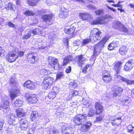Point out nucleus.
<instances>
[{
	"mask_svg": "<svg viewBox=\"0 0 134 134\" xmlns=\"http://www.w3.org/2000/svg\"><path fill=\"white\" fill-rule=\"evenodd\" d=\"M43 21L47 25H51L52 24V16L51 14L45 15L42 17Z\"/></svg>",
	"mask_w": 134,
	"mask_h": 134,
	"instance_id": "obj_8",
	"label": "nucleus"
},
{
	"mask_svg": "<svg viewBox=\"0 0 134 134\" xmlns=\"http://www.w3.org/2000/svg\"><path fill=\"white\" fill-rule=\"evenodd\" d=\"M118 78L122 81L125 82L127 85H134V80H131L127 79L122 76H119L118 77Z\"/></svg>",
	"mask_w": 134,
	"mask_h": 134,
	"instance_id": "obj_18",
	"label": "nucleus"
},
{
	"mask_svg": "<svg viewBox=\"0 0 134 134\" xmlns=\"http://www.w3.org/2000/svg\"><path fill=\"white\" fill-rule=\"evenodd\" d=\"M108 37H105L97 44L94 47L93 56L97 55L99 53L100 50L104 47L105 43L109 39Z\"/></svg>",
	"mask_w": 134,
	"mask_h": 134,
	"instance_id": "obj_1",
	"label": "nucleus"
},
{
	"mask_svg": "<svg viewBox=\"0 0 134 134\" xmlns=\"http://www.w3.org/2000/svg\"><path fill=\"white\" fill-rule=\"evenodd\" d=\"M56 94L55 92L52 91L51 92L49 93L48 97L50 99H53L55 97Z\"/></svg>",
	"mask_w": 134,
	"mask_h": 134,
	"instance_id": "obj_46",
	"label": "nucleus"
},
{
	"mask_svg": "<svg viewBox=\"0 0 134 134\" xmlns=\"http://www.w3.org/2000/svg\"><path fill=\"white\" fill-rule=\"evenodd\" d=\"M64 75L63 71H58L56 74V80L64 78Z\"/></svg>",
	"mask_w": 134,
	"mask_h": 134,
	"instance_id": "obj_26",
	"label": "nucleus"
},
{
	"mask_svg": "<svg viewBox=\"0 0 134 134\" xmlns=\"http://www.w3.org/2000/svg\"><path fill=\"white\" fill-rule=\"evenodd\" d=\"M80 41L79 40L75 41L74 42V43L76 46H79Z\"/></svg>",
	"mask_w": 134,
	"mask_h": 134,
	"instance_id": "obj_61",
	"label": "nucleus"
},
{
	"mask_svg": "<svg viewBox=\"0 0 134 134\" xmlns=\"http://www.w3.org/2000/svg\"><path fill=\"white\" fill-rule=\"evenodd\" d=\"M94 12L96 14L98 15H101L103 13V11L102 10H99L95 11Z\"/></svg>",
	"mask_w": 134,
	"mask_h": 134,
	"instance_id": "obj_55",
	"label": "nucleus"
},
{
	"mask_svg": "<svg viewBox=\"0 0 134 134\" xmlns=\"http://www.w3.org/2000/svg\"><path fill=\"white\" fill-rule=\"evenodd\" d=\"M75 28L73 26H71L70 27L67 26L64 30V32L68 35L72 34L74 32Z\"/></svg>",
	"mask_w": 134,
	"mask_h": 134,
	"instance_id": "obj_16",
	"label": "nucleus"
},
{
	"mask_svg": "<svg viewBox=\"0 0 134 134\" xmlns=\"http://www.w3.org/2000/svg\"><path fill=\"white\" fill-rule=\"evenodd\" d=\"M15 114H9L8 118V123L10 124L14 123L15 119Z\"/></svg>",
	"mask_w": 134,
	"mask_h": 134,
	"instance_id": "obj_20",
	"label": "nucleus"
},
{
	"mask_svg": "<svg viewBox=\"0 0 134 134\" xmlns=\"http://www.w3.org/2000/svg\"><path fill=\"white\" fill-rule=\"evenodd\" d=\"M31 31L32 34H33V35L36 34H40L41 33V30L39 28L36 29L32 30H31Z\"/></svg>",
	"mask_w": 134,
	"mask_h": 134,
	"instance_id": "obj_32",
	"label": "nucleus"
},
{
	"mask_svg": "<svg viewBox=\"0 0 134 134\" xmlns=\"http://www.w3.org/2000/svg\"><path fill=\"white\" fill-rule=\"evenodd\" d=\"M122 63L120 62H115L114 69L117 74L119 73L121 69V66Z\"/></svg>",
	"mask_w": 134,
	"mask_h": 134,
	"instance_id": "obj_21",
	"label": "nucleus"
},
{
	"mask_svg": "<svg viewBox=\"0 0 134 134\" xmlns=\"http://www.w3.org/2000/svg\"><path fill=\"white\" fill-rule=\"evenodd\" d=\"M7 25L11 27L14 28L15 27V25L13 23H12L11 21L7 23H6V25Z\"/></svg>",
	"mask_w": 134,
	"mask_h": 134,
	"instance_id": "obj_56",
	"label": "nucleus"
},
{
	"mask_svg": "<svg viewBox=\"0 0 134 134\" xmlns=\"http://www.w3.org/2000/svg\"><path fill=\"white\" fill-rule=\"evenodd\" d=\"M32 31L30 30L26 34L23 36V38L25 39H28L32 35Z\"/></svg>",
	"mask_w": 134,
	"mask_h": 134,
	"instance_id": "obj_39",
	"label": "nucleus"
},
{
	"mask_svg": "<svg viewBox=\"0 0 134 134\" xmlns=\"http://www.w3.org/2000/svg\"><path fill=\"white\" fill-rule=\"evenodd\" d=\"M4 124V122L3 120H0V131L2 130Z\"/></svg>",
	"mask_w": 134,
	"mask_h": 134,
	"instance_id": "obj_59",
	"label": "nucleus"
},
{
	"mask_svg": "<svg viewBox=\"0 0 134 134\" xmlns=\"http://www.w3.org/2000/svg\"><path fill=\"white\" fill-rule=\"evenodd\" d=\"M134 66V60L130 59L124 66V70L127 71H129Z\"/></svg>",
	"mask_w": 134,
	"mask_h": 134,
	"instance_id": "obj_9",
	"label": "nucleus"
},
{
	"mask_svg": "<svg viewBox=\"0 0 134 134\" xmlns=\"http://www.w3.org/2000/svg\"><path fill=\"white\" fill-rule=\"evenodd\" d=\"M68 10L64 7H62L61 8V12L59 14V16L61 18H66L68 15Z\"/></svg>",
	"mask_w": 134,
	"mask_h": 134,
	"instance_id": "obj_13",
	"label": "nucleus"
},
{
	"mask_svg": "<svg viewBox=\"0 0 134 134\" xmlns=\"http://www.w3.org/2000/svg\"><path fill=\"white\" fill-rule=\"evenodd\" d=\"M16 111L17 115L19 117L23 116L26 115L25 112L23 109L19 108Z\"/></svg>",
	"mask_w": 134,
	"mask_h": 134,
	"instance_id": "obj_24",
	"label": "nucleus"
},
{
	"mask_svg": "<svg viewBox=\"0 0 134 134\" xmlns=\"http://www.w3.org/2000/svg\"><path fill=\"white\" fill-rule=\"evenodd\" d=\"M112 119V118L111 116L108 115L105 118V120L106 123L108 124Z\"/></svg>",
	"mask_w": 134,
	"mask_h": 134,
	"instance_id": "obj_41",
	"label": "nucleus"
},
{
	"mask_svg": "<svg viewBox=\"0 0 134 134\" xmlns=\"http://www.w3.org/2000/svg\"><path fill=\"white\" fill-rule=\"evenodd\" d=\"M23 103V101L20 99H17L15 102L14 104L15 106L19 107L21 106Z\"/></svg>",
	"mask_w": 134,
	"mask_h": 134,
	"instance_id": "obj_36",
	"label": "nucleus"
},
{
	"mask_svg": "<svg viewBox=\"0 0 134 134\" xmlns=\"http://www.w3.org/2000/svg\"><path fill=\"white\" fill-rule=\"evenodd\" d=\"M91 67V65L90 64H87L83 68L82 70V72L84 73H86L88 69H90Z\"/></svg>",
	"mask_w": 134,
	"mask_h": 134,
	"instance_id": "obj_40",
	"label": "nucleus"
},
{
	"mask_svg": "<svg viewBox=\"0 0 134 134\" xmlns=\"http://www.w3.org/2000/svg\"><path fill=\"white\" fill-rule=\"evenodd\" d=\"M39 0H27L28 4L30 6H34L36 5Z\"/></svg>",
	"mask_w": 134,
	"mask_h": 134,
	"instance_id": "obj_29",
	"label": "nucleus"
},
{
	"mask_svg": "<svg viewBox=\"0 0 134 134\" xmlns=\"http://www.w3.org/2000/svg\"><path fill=\"white\" fill-rule=\"evenodd\" d=\"M13 4L12 3H9L7 5V7L5 8L7 10L11 9L12 11H14V7Z\"/></svg>",
	"mask_w": 134,
	"mask_h": 134,
	"instance_id": "obj_44",
	"label": "nucleus"
},
{
	"mask_svg": "<svg viewBox=\"0 0 134 134\" xmlns=\"http://www.w3.org/2000/svg\"><path fill=\"white\" fill-rule=\"evenodd\" d=\"M41 72L42 75H47L50 74L51 73L50 71L46 69H43Z\"/></svg>",
	"mask_w": 134,
	"mask_h": 134,
	"instance_id": "obj_43",
	"label": "nucleus"
},
{
	"mask_svg": "<svg viewBox=\"0 0 134 134\" xmlns=\"http://www.w3.org/2000/svg\"><path fill=\"white\" fill-rule=\"evenodd\" d=\"M95 108L96 110V114L97 115L99 114L103 110L102 106L98 102L96 103Z\"/></svg>",
	"mask_w": 134,
	"mask_h": 134,
	"instance_id": "obj_19",
	"label": "nucleus"
},
{
	"mask_svg": "<svg viewBox=\"0 0 134 134\" xmlns=\"http://www.w3.org/2000/svg\"><path fill=\"white\" fill-rule=\"evenodd\" d=\"M61 128L62 134H74L72 128L69 124H65L62 126Z\"/></svg>",
	"mask_w": 134,
	"mask_h": 134,
	"instance_id": "obj_5",
	"label": "nucleus"
},
{
	"mask_svg": "<svg viewBox=\"0 0 134 134\" xmlns=\"http://www.w3.org/2000/svg\"><path fill=\"white\" fill-rule=\"evenodd\" d=\"M73 95L76 96L78 94V92L76 91H74L73 92Z\"/></svg>",
	"mask_w": 134,
	"mask_h": 134,
	"instance_id": "obj_64",
	"label": "nucleus"
},
{
	"mask_svg": "<svg viewBox=\"0 0 134 134\" xmlns=\"http://www.w3.org/2000/svg\"><path fill=\"white\" fill-rule=\"evenodd\" d=\"M123 26V24L119 21H116L114 23L113 26L116 29L119 30Z\"/></svg>",
	"mask_w": 134,
	"mask_h": 134,
	"instance_id": "obj_30",
	"label": "nucleus"
},
{
	"mask_svg": "<svg viewBox=\"0 0 134 134\" xmlns=\"http://www.w3.org/2000/svg\"><path fill=\"white\" fill-rule=\"evenodd\" d=\"M71 71V67L70 66L67 67L65 70V72L66 73H70Z\"/></svg>",
	"mask_w": 134,
	"mask_h": 134,
	"instance_id": "obj_58",
	"label": "nucleus"
},
{
	"mask_svg": "<svg viewBox=\"0 0 134 134\" xmlns=\"http://www.w3.org/2000/svg\"><path fill=\"white\" fill-rule=\"evenodd\" d=\"M11 86L12 89L11 91H10L11 93L10 94V96L11 100H13L14 99V97L17 96V94L19 93V89L18 88V84Z\"/></svg>",
	"mask_w": 134,
	"mask_h": 134,
	"instance_id": "obj_6",
	"label": "nucleus"
},
{
	"mask_svg": "<svg viewBox=\"0 0 134 134\" xmlns=\"http://www.w3.org/2000/svg\"><path fill=\"white\" fill-rule=\"evenodd\" d=\"M25 98L30 103H35L38 100L37 97L35 95L30 96L29 94L26 93L25 95Z\"/></svg>",
	"mask_w": 134,
	"mask_h": 134,
	"instance_id": "obj_12",
	"label": "nucleus"
},
{
	"mask_svg": "<svg viewBox=\"0 0 134 134\" xmlns=\"http://www.w3.org/2000/svg\"><path fill=\"white\" fill-rule=\"evenodd\" d=\"M87 117L85 114L76 115L73 119V121L76 125H80L86 120Z\"/></svg>",
	"mask_w": 134,
	"mask_h": 134,
	"instance_id": "obj_3",
	"label": "nucleus"
},
{
	"mask_svg": "<svg viewBox=\"0 0 134 134\" xmlns=\"http://www.w3.org/2000/svg\"><path fill=\"white\" fill-rule=\"evenodd\" d=\"M60 131L57 129H54L53 131H51L50 132V134H58Z\"/></svg>",
	"mask_w": 134,
	"mask_h": 134,
	"instance_id": "obj_52",
	"label": "nucleus"
},
{
	"mask_svg": "<svg viewBox=\"0 0 134 134\" xmlns=\"http://www.w3.org/2000/svg\"><path fill=\"white\" fill-rule=\"evenodd\" d=\"M128 51L127 48L125 46H122L119 49V52L122 55H125Z\"/></svg>",
	"mask_w": 134,
	"mask_h": 134,
	"instance_id": "obj_27",
	"label": "nucleus"
},
{
	"mask_svg": "<svg viewBox=\"0 0 134 134\" xmlns=\"http://www.w3.org/2000/svg\"><path fill=\"white\" fill-rule=\"evenodd\" d=\"M28 123L27 121L25 119H21L19 121L20 125H24L26 123Z\"/></svg>",
	"mask_w": 134,
	"mask_h": 134,
	"instance_id": "obj_53",
	"label": "nucleus"
},
{
	"mask_svg": "<svg viewBox=\"0 0 134 134\" xmlns=\"http://www.w3.org/2000/svg\"><path fill=\"white\" fill-rule=\"evenodd\" d=\"M88 115L89 117H90L92 116V111L91 110H90L89 111Z\"/></svg>",
	"mask_w": 134,
	"mask_h": 134,
	"instance_id": "obj_62",
	"label": "nucleus"
},
{
	"mask_svg": "<svg viewBox=\"0 0 134 134\" xmlns=\"http://www.w3.org/2000/svg\"><path fill=\"white\" fill-rule=\"evenodd\" d=\"M79 15L80 18L83 20L88 19L90 17V15L86 13H80Z\"/></svg>",
	"mask_w": 134,
	"mask_h": 134,
	"instance_id": "obj_22",
	"label": "nucleus"
},
{
	"mask_svg": "<svg viewBox=\"0 0 134 134\" xmlns=\"http://www.w3.org/2000/svg\"><path fill=\"white\" fill-rule=\"evenodd\" d=\"M53 79L52 77L48 76L44 78L43 81V86L44 89L47 90L49 89L53 83Z\"/></svg>",
	"mask_w": 134,
	"mask_h": 134,
	"instance_id": "obj_7",
	"label": "nucleus"
},
{
	"mask_svg": "<svg viewBox=\"0 0 134 134\" xmlns=\"http://www.w3.org/2000/svg\"><path fill=\"white\" fill-rule=\"evenodd\" d=\"M121 102V103L123 105H127L131 102V100L130 98H127L122 100Z\"/></svg>",
	"mask_w": 134,
	"mask_h": 134,
	"instance_id": "obj_34",
	"label": "nucleus"
},
{
	"mask_svg": "<svg viewBox=\"0 0 134 134\" xmlns=\"http://www.w3.org/2000/svg\"><path fill=\"white\" fill-rule=\"evenodd\" d=\"M102 78L103 81L105 82H109L111 80V77L109 72L106 70L103 71Z\"/></svg>",
	"mask_w": 134,
	"mask_h": 134,
	"instance_id": "obj_11",
	"label": "nucleus"
},
{
	"mask_svg": "<svg viewBox=\"0 0 134 134\" xmlns=\"http://www.w3.org/2000/svg\"><path fill=\"white\" fill-rule=\"evenodd\" d=\"M116 46H117L115 44V43L113 42L108 45V49L110 50H112Z\"/></svg>",
	"mask_w": 134,
	"mask_h": 134,
	"instance_id": "obj_47",
	"label": "nucleus"
},
{
	"mask_svg": "<svg viewBox=\"0 0 134 134\" xmlns=\"http://www.w3.org/2000/svg\"><path fill=\"white\" fill-rule=\"evenodd\" d=\"M72 59V56L71 55H69L65 57L63 60V65H66L70 60Z\"/></svg>",
	"mask_w": 134,
	"mask_h": 134,
	"instance_id": "obj_28",
	"label": "nucleus"
},
{
	"mask_svg": "<svg viewBox=\"0 0 134 134\" xmlns=\"http://www.w3.org/2000/svg\"><path fill=\"white\" fill-rule=\"evenodd\" d=\"M48 62L50 66L54 70H57L59 68V64L57 59L52 57H49Z\"/></svg>",
	"mask_w": 134,
	"mask_h": 134,
	"instance_id": "obj_4",
	"label": "nucleus"
},
{
	"mask_svg": "<svg viewBox=\"0 0 134 134\" xmlns=\"http://www.w3.org/2000/svg\"><path fill=\"white\" fill-rule=\"evenodd\" d=\"M76 59H77V63L79 66L82 67V65L83 64L84 61L86 60L85 58L83 57L82 55H81L77 56Z\"/></svg>",
	"mask_w": 134,
	"mask_h": 134,
	"instance_id": "obj_17",
	"label": "nucleus"
},
{
	"mask_svg": "<svg viewBox=\"0 0 134 134\" xmlns=\"http://www.w3.org/2000/svg\"><path fill=\"white\" fill-rule=\"evenodd\" d=\"M14 50L10 52L6 56V58L10 62H14L18 57L19 51L16 47L14 48Z\"/></svg>",
	"mask_w": 134,
	"mask_h": 134,
	"instance_id": "obj_2",
	"label": "nucleus"
},
{
	"mask_svg": "<svg viewBox=\"0 0 134 134\" xmlns=\"http://www.w3.org/2000/svg\"><path fill=\"white\" fill-rule=\"evenodd\" d=\"M120 31L125 32H127L128 31V30L125 27L124 25H123V26H121V27L119 30Z\"/></svg>",
	"mask_w": 134,
	"mask_h": 134,
	"instance_id": "obj_54",
	"label": "nucleus"
},
{
	"mask_svg": "<svg viewBox=\"0 0 134 134\" xmlns=\"http://www.w3.org/2000/svg\"><path fill=\"white\" fill-rule=\"evenodd\" d=\"M10 83L11 86L15 85V84H17V82L15 80V79L14 77H11L10 79Z\"/></svg>",
	"mask_w": 134,
	"mask_h": 134,
	"instance_id": "obj_42",
	"label": "nucleus"
},
{
	"mask_svg": "<svg viewBox=\"0 0 134 134\" xmlns=\"http://www.w3.org/2000/svg\"><path fill=\"white\" fill-rule=\"evenodd\" d=\"M9 103L7 100H5L3 101V104L0 107V109H1L2 108L3 109H5L9 110L10 109Z\"/></svg>",
	"mask_w": 134,
	"mask_h": 134,
	"instance_id": "obj_25",
	"label": "nucleus"
},
{
	"mask_svg": "<svg viewBox=\"0 0 134 134\" xmlns=\"http://www.w3.org/2000/svg\"><path fill=\"white\" fill-rule=\"evenodd\" d=\"M101 32H100L98 31L96 34H95L94 37H93V40L95 42L97 40H99L101 38V36L100 35L101 34Z\"/></svg>",
	"mask_w": 134,
	"mask_h": 134,
	"instance_id": "obj_31",
	"label": "nucleus"
},
{
	"mask_svg": "<svg viewBox=\"0 0 134 134\" xmlns=\"http://www.w3.org/2000/svg\"><path fill=\"white\" fill-rule=\"evenodd\" d=\"M27 58L30 63H33L35 62L37 58L35 55V54L31 52L27 54Z\"/></svg>",
	"mask_w": 134,
	"mask_h": 134,
	"instance_id": "obj_14",
	"label": "nucleus"
},
{
	"mask_svg": "<svg viewBox=\"0 0 134 134\" xmlns=\"http://www.w3.org/2000/svg\"><path fill=\"white\" fill-rule=\"evenodd\" d=\"M112 5L114 7H120L121 8L122 7V6L121 5L118 4V3L117 4H112Z\"/></svg>",
	"mask_w": 134,
	"mask_h": 134,
	"instance_id": "obj_60",
	"label": "nucleus"
},
{
	"mask_svg": "<svg viewBox=\"0 0 134 134\" xmlns=\"http://www.w3.org/2000/svg\"><path fill=\"white\" fill-rule=\"evenodd\" d=\"M127 131L131 133H134V127L131 125L128 126L127 127Z\"/></svg>",
	"mask_w": 134,
	"mask_h": 134,
	"instance_id": "obj_38",
	"label": "nucleus"
},
{
	"mask_svg": "<svg viewBox=\"0 0 134 134\" xmlns=\"http://www.w3.org/2000/svg\"><path fill=\"white\" fill-rule=\"evenodd\" d=\"M91 42V39L88 38L86 39H84L82 41V45L85 46V45L90 43Z\"/></svg>",
	"mask_w": 134,
	"mask_h": 134,
	"instance_id": "obj_50",
	"label": "nucleus"
},
{
	"mask_svg": "<svg viewBox=\"0 0 134 134\" xmlns=\"http://www.w3.org/2000/svg\"><path fill=\"white\" fill-rule=\"evenodd\" d=\"M70 85L74 88H76L77 86V84L75 82H71L70 83Z\"/></svg>",
	"mask_w": 134,
	"mask_h": 134,
	"instance_id": "obj_57",
	"label": "nucleus"
},
{
	"mask_svg": "<svg viewBox=\"0 0 134 134\" xmlns=\"http://www.w3.org/2000/svg\"><path fill=\"white\" fill-rule=\"evenodd\" d=\"M26 15L28 16H33L35 14V13L32 11L28 10L26 11L25 13Z\"/></svg>",
	"mask_w": 134,
	"mask_h": 134,
	"instance_id": "obj_49",
	"label": "nucleus"
},
{
	"mask_svg": "<svg viewBox=\"0 0 134 134\" xmlns=\"http://www.w3.org/2000/svg\"><path fill=\"white\" fill-rule=\"evenodd\" d=\"M123 89L121 87H118L116 88L114 91L113 96L115 97L117 96H119V94L122 92L123 91Z\"/></svg>",
	"mask_w": 134,
	"mask_h": 134,
	"instance_id": "obj_23",
	"label": "nucleus"
},
{
	"mask_svg": "<svg viewBox=\"0 0 134 134\" xmlns=\"http://www.w3.org/2000/svg\"><path fill=\"white\" fill-rule=\"evenodd\" d=\"M59 88L58 87L54 86L52 88V91L55 92L57 94L59 91Z\"/></svg>",
	"mask_w": 134,
	"mask_h": 134,
	"instance_id": "obj_51",
	"label": "nucleus"
},
{
	"mask_svg": "<svg viewBox=\"0 0 134 134\" xmlns=\"http://www.w3.org/2000/svg\"><path fill=\"white\" fill-rule=\"evenodd\" d=\"M38 116V114L36 111H33L32 112L31 115V120H33L35 119Z\"/></svg>",
	"mask_w": 134,
	"mask_h": 134,
	"instance_id": "obj_37",
	"label": "nucleus"
},
{
	"mask_svg": "<svg viewBox=\"0 0 134 134\" xmlns=\"http://www.w3.org/2000/svg\"><path fill=\"white\" fill-rule=\"evenodd\" d=\"M106 6L109 9L111 10L113 12H115L116 11L113 8H111L107 5H106Z\"/></svg>",
	"mask_w": 134,
	"mask_h": 134,
	"instance_id": "obj_63",
	"label": "nucleus"
},
{
	"mask_svg": "<svg viewBox=\"0 0 134 134\" xmlns=\"http://www.w3.org/2000/svg\"><path fill=\"white\" fill-rule=\"evenodd\" d=\"M113 121L115 122L116 125H118L120 124L122 122L121 117H119V118H116V119H114Z\"/></svg>",
	"mask_w": 134,
	"mask_h": 134,
	"instance_id": "obj_33",
	"label": "nucleus"
},
{
	"mask_svg": "<svg viewBox=\"0 0 134 134\" xmlns=\"http://www.w3.org/2000/svg\"><path fill=\"white\" fill-rule=\"evenodd\" d=\"M104 118V116L103 115H99L98 116L96 117V119L94 122L96 123L100 121H102V119Z\"/></svg>",
	"mask_w": 134,
	"mask_h": 134,
	"instance_id": "obj_48",
	"label": "nucleus"
},
{
	"mask_svg": "<svg viewBox=\"0 0 134 134\" xmlns=\"http://www.w3.org/2000/svg\"><path fill=\"white\" fill-rule=\"evenodd\" d=\"M89 129V126H87L86 124H83L81 125L80 128L81 131L85 132Z\"/></svg>",
	"mask_w": 134,
	"mask_h": 134,
	"instance_id": "obj_35",
	"label": "nucleus"
},
{
	"mask_svg": "<svg viewBox=\"0 0 134 134\" xmlns=\"http://www.w3.org/2000/svg\"><path fill=\"white\" fill-rule=\"evenodd\" d=\"M28 123H26L24 125H20V128L23 130H26L28 127Z\"/></svg>",
	"mask_w": 134,
	"mask_h": 134,
	"instance_id": "obj_45",
	"label": "nucleus"
},
{
	"mask_svg": "<svg viewBox=\"0 0 134 134\" xmlns=\"http://www.w3.org/2000/svg\"><path fill=\"white\" fill-rule=\"evenodd\" d=\"M36 84L30 80H28L24 83V86L27 88L31 90H34L36 88Z\"/></svg>",
	"mask_w": 134,
	"mask_h": 134,
	"instance_id": "obj_10",
	"label": "nucleus"
},
{
	"mask_svg": "<svg viewBox=\"0 0 134 134\" xmlns=\"http://www.w3.org/2000/svg\"><path fill=\"white\" fill-rule=\"evenodd\" d=\"M105 19L104 17H99L96 19L94 20L93 21V24H105L106 21H105Z\"/></svg>",
	"mask_w": 134,
	"mask_h": 134,
	"instance_id": "obj_15",
	"label": "nucleus"
}]
</instances>
